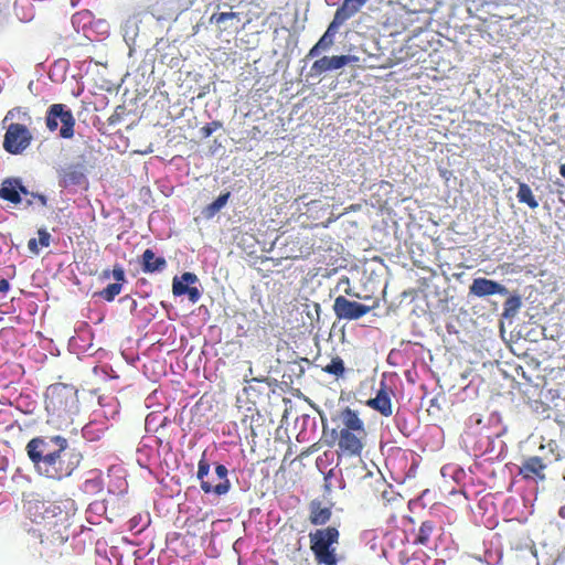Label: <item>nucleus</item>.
I'll return each mask as SVG.
<instances>
[{
	"instance_id": "obj_8",
	"label": "nucleus",
	"mask_w": 565,
	"mask_h": 565,
	"mask_svg": "<svg viewBox=\"0 0 565 565\" xmlns=\"http://www.w3.org/2000/svg\"><path fill=\"white\" fill-rule=\"evenodd\" d=\"M198 281L196 275L192 273H184L181 277H174L172 282V291L175 296L186 294L191 302L195 303L201 296L196 287H192Z\"/></svg>"
},
{
	"instance_id": "obj_11",
	"label": "nucleus",
	"mask_w": 565,
	"mask_h": 565,
	"mask_svg": "<svg viewBox=\"0 0 565 565\" xmlns=\"http://www.w3.org/2000/svg\"><path fill=\"white\" fill-rule=\"evenodd\" d=\"M355 61L356 58L351 55L323 56L312 64L311 71L315 74H321L327 71L340 70Z\"/></svg>"
},
{
	"instance_id": "obj_2",
	"label": "nucleus",
	"mask_w": 565,
	"mask_h": 565,
	"mask_svg": "<svg viewBox=\"0 0 565 565\" xmlns=\"http://www.w3.org/2000/svg\"><path fill=\"white\" fill-rule=\"evenodd\" d=\"M47 423L57 428L68 427L79 411L77 390L70 384L54 383L45 392Z\"/></svg>"
},
{
	"instance_id": "obj_35",
	"label": "nucleus",
	"mask_w": 565,
	"mask_h": 565,
	"mask_svg": "<svg viewBox=\"0 0 565 565\" xmlns=\"http://www.w3.org/2000/svg\"><path fill=\"white\" fill-rule=\"evenodd\" d=\"M215 473H216V476H217V478H218L220 482H221V481H224V480H227V479H226V476H227V469H226L223 465H218V466H216V468H215Z\"/></svg>"
},
{
	"instance_id": "obj_7",
	"label": "nucleus",
	"mask_w": 565,
	"mask_h": 565,
	"mask_svg": "<svg viewBox=\"0 0 565 565\" xmlns=\"http://www.w3.org/2000/svg\"><path fill=\"white\" fill-rule=\"evenodd\" d=\"M333 311L340 320H358L369 313L371 307L339 296L334 299Z\"/></svg>"
},
{
	"instance_id": "obj_23",
	"label": "nucleus",
	"mask_w": 565,
	"mask_h": 565,
	"mask_svg": "<svg viewBox=\"0 0 565 565\" xmlns=\"http://www.w3.org/2000/svg\"><path fill=\"white\" fill-rule=\"evenodd\" d=\"M331 512L320 502H312L310 505V520L313 524H324L330 519Z\"/></svg>"
},
{
	"instance_id": "obj_10",
	"label": "nucleus",
	"mask_w": 565,
	"mask_h": 565,
	"mask_svg": "<svg viewBox=\"0 0 565 565\" xmlns=\"http://www.w3.org/2000/svg\"><path fill=\"white\" fill-rule=\"evenodd\" d=\"M141 19L139 13L129 15L122 24V36L126 44L129 46V53L136 52L139 49V26Z\"/></svg>"
},
{
	"instance_id": "obj_18",
	"label": "nucleus",
	"mask_w": 565,
	"mask_h": 565,
	"mask_svg": "<svg viewBox=\"0 0 565 565\" xmlns=\"http://www.w3.org/2000/svg\"><path fill=\"white\" fill-rule=\"evenodd\" d=\"M367 0H344L343 4L334 14L335 23H343L345 20L354 15Z\"/></svg>"
},
{
	"instance_id": "obj_12",
	"label": "nucleus",
	"mask_w": 565,
	"mask_h": 565,
	"mask_svg": "<svg viewBox=\"0 0 565 565\" xmlns=\"http://www.w3.org/2000/svg\"><path fill=\"white\" fill-rule=\"evenodd\" d=\"M205 454L202 455L201 460L199 461V468H198V479L201 481V488L204 492H215L218 495L225 494L230 489V482L228 480L221 481L216 483L215 486H212L210 481L204 480V478L210 472V465L204 459Z\"/></svg>"
},
{
	"instance_id": "obj_20",
	"label": "nucleus",
	"mask_w": 565,
	"mask_h": 565,
	"mask_svg": "<svg viewBox=\"0 0 565 565\" xmlns=\"http://www.w3.org/2000/svg\"><path fill=\"white\" fill-rule=\"evenodd\" d=\"M76 510L77 508L75 501L71 498H66L64 500L53 502L46 509V512H52L54 516L63 515L64 519H67L70 515L75 514Z\"/></svg>"
},
{
	"instance_id": "obj_5",
	"label": "nucleus",
	"mask_w": 565,
	"mask_h": 565,
	"mask_svg": "<svg viewBox=\"0 0 565 565\" xmlns=\"http://www.w3.org/2000/svg\"><path fill=\"white\" fill-rule=\"evenodd\" d=\"M339 532L335 527L318 530L310 534L311 548L319 563L324 565H337L335 548L333 544L338 542Z\"/></svg>"
},
{
	"instance_id": "obj_28",
	"label": "nucleus",
	"mask_w": 565,
	"mask_h": 565,
	"mask_svg": "<svg viewBox=\"0 0 565 565\" xmlns=\"http://www.w3.org/2000/svg\"><path fill=\"white\" fill-rule=\"evenodd\" d=\"M327 373L341 375L344 372V364L340 358H334L331 362L323 369Z\"/></svg>"
},
{
	"instance_id": "obj_47",
	"label": "nucleus",
	"mask_w": 565,
	"mask_h": 565,
	"mask_svg": "<svg viewBox=\"0 0 565 565\" xmlns=\"http://www.w3.org/2000/svg\"><path fill=\"white\" fill-rule=\"evenodd\" d=\"M132 305L135 308L137 307V302L135 300H132Z\"/></svg>"
},
{
	"instance_id": "obj_13",
	"label": "nucleus",
	"mask_w": 565,
	"mask_h": 565,
	"mask_svg": "<svg viewBox=\"0 0 565 565\" xmlns=\"http://www.w3.org/2000/svg\"><path fill=\"white\" fill-rule=\"evenodd\" d=\"M342 427L340 429H348L349 431H358V434L366 433L363 420L359 417L358 413L350 407H345L339 415Z\"/></svg>"
},
{
	"instance_id": "obj_34",
	"label": "nucleus",
	"mask_w": 565,
	"mask_h": 565,
	"mask_svg": "<svg viewBox=\"0 0 565 565\" xmlns=\"http://www.w3.org/2000/svg\"><path fill=\"white\" fill-rule=\"evenodd\" d=\"M10 290V282L7 278L0 277V297L6 296Z\"/></svg>"
},
{
	"instance_id": "obj_37",
	"label": "nucleus",
	"mask_w": 565,
	"mask_h": 565,
	"mask_svg": "<svg viewBox=\"0 0 565 565\" xmlns=\"http://www.w3.org/2000/svg\"><path fill=\"white\" fill-rule=\"evenodd\" d=\"M154 419H156V416L153 414L147 415L146 420H145V428L147 430L152 429V424H154Z\"/></svg>"
},
{
	"instance_id": "obj_22",
	"label": "nucleus",
	"mask_w": 565,
	"mask_h": 565,
	"mask_svg": "<svg viewBox=\"0 0 565 565\" xmlns=\"http://www.w3.org/2000/svg\"><path fill=\"white\" fill-rule=\"evenodd\" d=\"M166 266L167 262L163 257H156L150 249L143 250V273L161 271Z\"/></svg>"
},
{
	"instance_id": "obj_38",
	"label": "nucleus",
	"mask_w": 565,
	"mask_h": 565,
	"mask_svg": "<svg viewBox=\"0 0 565 565\" xmlns=\"http://www.w3.org/2000/svg\"><path fill=\"white\" fill-rule=\"evenodd\" d=\"M88 15H89L88 12H78L75 15H73V22L75 23L77 19L83 18V17H88Z\"/></svg>"
},
{
	"instance_id": "obj_4",
	"label": "nucleus",
	"mask_w": 565,
	"mask_h": 565,
	"mask_svg": "<svg viewBox=\"0 0 565 565\" xmlns=\"http://www.w3.org/2000/svg\"><path fill=\"white\" fill-rule=\"evenodd\" d=\"M46 130L55 138L71 139L75 131V117L71 108L62 103L52 104L44 115Z\"/></svg>"
},
{
	"instance_id": "obj_36",
	"label": "nucleus",
	"mask_w": 565,
	"mask_h": 565,
	"mask_svg": "<svg viewBox=\"0 0 565 565\" xmlns=\"http://www.w3.org/2000/svg\"><path fill=\"white\" fill-rule=\"evenodd\" d=\"M28 247H29L30 252H32L35 255H38L40 252L39 242L35 238H31L28 242Z\"/></svg>"
},
{
	"instance_id": "obj_32",
	"label": "nucleus",
	"mask_w": 565,
	"mask_h": 565,
	"mask_svg": "<svg viewBox=\"0 0 565 565\" xmlns=\"http://www.w3.org/2000/svg\"><path fill=\"white\" fill-rule=\"evenodd\" d=\"M38 235H39V244L42 247H49L50 243H51V234L46 230L41 228L38 231Z\"/></svg>"
},
{
	"instance_id": "obj_31",
	"label": "nucleus",
	"mask_w": 565,
	"mask_h": 565,
	"mask_svg": "<svg viewBox=\"0 0 565 565\" xmlns=\"http://www.w3.org/2000/svg\"><path fill=\"white\" fill-rule=\"evenodd\" d=\"M29 143H3L4 149L12 154H20Z\"/></svg>"
},
{
	"instance_id": "obj_9",
	"label": "nucleus",
	"mask_w": 565,
	"mask_h": 565,
	"mask_svg": "<svg viewBox=\"0 0 565 565\" xmlns=\"http://www.w3.org/2000/svg\"><path fill=\"white\" fill-rule=\"evenodd\" d=\"M469 292L479 298L497 294L504 296L509 294L508 289L503 285L487 278L473 279L472 284L469 287Z\"/></svg>"
},
{
	"instance_id": "obj_6",
	"label": "nucleus",
	"mask_w": 565,
	"mask_h": 565,
	"mask_svg": "<svg viewBox=\"0 0 565 565\" xmlns=\"http://www.w3.org/2000/svg\"><path fill=\"white\" fill-rule=\"evenodd\" d=\"M332 435L338 439L339 449L349 457H359L364 448L366 433L349 431L348 429H333Z\"/></svg>"
},
{
	"instance_id": "obj_40",
	"label": "nucleus",
	"mask_w": 565,
	"mask_h": 565,
	"mask_svg": "<svg viewBox=\"0 0 565 565\" xmlns=\"http://www.w3.org/2000/svg\"><path fill=\"white\" fill-rule=\"evenodd\" d=\"M339 285H347V286H350V280L349 278L344 277L340 280Z\"/></svg>"
},
{
	"instance_id": "obj_15",
	"label": "nucleus",
	"mask_w": 565,
	"mask_h": 565,
	"mask_svg": "<svg viewBox=\"0 0 565 565\" xmlns=\"http://www.w3.org/2000/svg\"><path fill=\"white\" fill-rule=\"evenodd\" d=\"M116 282L109 284L106 288L97 292L96 295L106 301H113L116 296H118L121 291L120 281L125 278L124 269L119 266H116L111 271Z\"/></svg>"
},
{
	"instance_id": "obj_3",
	"label": "nucleus",
	"mask_w": 565,
	"mask_h": 565,
	"mask_svg": "<svg viewBox=\"0 0 565 565\" xmlns=\"http://www.w3.org/2000/svg\"><path fill=\"white\" fill-rule=\"evenodd\" d=\"M6 129L3 141H32L33 118L28 107L15 106L9 109L2 120Z\"/></svg>"
},
{
	"instance_id": "obj_41",
	"label": "nucleus",
	"mask_w": 565,
	"mask_h": 565,
	"mask_svg": "<svg viewBox=\"0 0 565 565\" xmlns=\"http://www.w3.org/2000/svg\"><path fill=\"white\" fill-rule=\"evenodd\" d=\"M109 276H110V270L109 269H106V270L103 271V278L108 279Z\"/></svg>"
},
{
	"instance_id": "obj_26",
	"label": "nucleus",
	"mask_w": 565,
	"mask_h": 565,
	"mask_svg": "<svg viewBox=\"0 0 565 565\" xmlns=\"http://www.w3.org/2000/svg\"><path fill=\"white\" fill-rule=\"evenodd\" d=\"M516 196L520 202L526 203L531 209H535L539 206V203L534 199L531 188L525 183H521L519 185Z\"/></svg>"
},
{
	"instance_id": "obj_24",
	"label": "nucleus",
	"mask_w": 565,
	"mask_h": 565,
	"mask_svg": "<svg viewBox=\"0 0 565 565\" xmlns=\"http://www.w3.org/2000/svg\"><path fill=\"white\" fill-rule=\"evenodd\" d=\"M201 137L213 138L214 141H217L226 137V131L220 121H213L201 128Z\"/></svg>"
},
{
	"instance_id": "obj_45",
	"label": "nucleus",
	"mask_w": 565,
	"mask_h": 565,
	"mask_svg": "<svg viewBox=\"0 0 565 565\" xmlns=\"http://www.w3.org/2000/svg\"><path fill=\"white\" fill-rule=\"evenodd\" d=\"M33 199H34V198H30V199H28V200H26V205H32V204H33Z\"/></svg>"
},
{
	"instance_id": "obj_27",
	"label": "nucleus",
	"mask_w": 565,
	"mask_h": 565,
	"mask_svg": "<svg viewBox=\"0 0 565 565\" xmlns=\"http://www.w3.org/2000/svg\"><path fill=\"white\" fill-rule=\"evenodd\" d=\"M521 306H522V300H521L520 296L509 297L507 299V301L504 302L503 317L507 319L514 318L518 315Z\"/></svg>"
},
{
	"instance_id": "obj_29",
	"label": "nucleus",
	"mask_w": 565,
	"mask_h": 565,
	"mask_svg": "<svg viewBox=\"0 0 565 565\" xmlns=\"http://www.w3.org/2000/svg\"><path fill=\"white\" fill-rule=\"evenodd\" d=\"M19 191V196H21V194H24V195H30L31 198H34L41 206H46L47 204V199L45 195L43 194H40V193H34V192H30L23 184H22V181L20 180V189H18Z\"/></svg>"
},
{
	"instance_id": "obj_43",
	"label": "nucleus",
	"mask_w": 565,
	"mask_h": 565,
	"mask_svg": "<svg viewBox=\"0 0 565 565\" xmlns=\"http://www.w3.org/2000/svg\"><path fill=\"white\" fill-rule=\"evenodd\" d=\"M138 552H139V551H135V552H134V556H135L134 563H135V565H138V563H137V559H138Z\"/></svg>"
},
{
	"instance_id": "obj_19",
	"label": "nucleus",
	"mask_w": 565,
	"mask_h": 565,
	"mask_svg": "<svg viewBox=\"0 0 565 565\" xmlns=\"http://www.w3.org/2000/svg\"><path fill=\"white\" fill-rule=\"evenodd\" d=\"M340 24L341 23H335V19H333V21L330 23L328 30L326 31V33L316 43V45L309 51L307 57H315V56L319 55L320 52L328 51L333 44L332 32H334L337 26Z\"/></svg>"
},
{
	"instance_id": "obj_25",
	"label": "nucleus",
	"mask_w": 565,
	"mask_h": 565,
	"mask_svg": "<svg viewBox=\"0 0 565 565\" xmlns=\"http://www.w3.org/2000/svg\"><path fill=\"white\" fill-rule=\"evenodd\" d=\"M230 195V192L223 193L215 201L209 204L202 212L204 217L212 218L217 212H220L226 205Z\"/></svg>"
},
{
	"instance_id": "obj_16",
	"label": "nucleus",
	"mask_w": 565,
	"mask_h": 565,
	"mask_svg": "<svg viewBox=\"0 0 565 565\" xmlns=\"http://www.w3.org/2000/svg\"><path fill=\"white\" fill-rule=\"evenodd\" d=\"M85 181V174L81 167L70 166L60 173V185L67 188L71 185H79Z\"/></svg>"
},
{
	"instance_id": "obj_33",
	"label": "nucleus",
	"mask_w": 565,
	"mask_h": 565,
	"mask_svg": "<svg viewBox=\"0 0 565 565\" xmlns=\"http://www.w3.org/2000/svg\"><path fill=\"white\" fill-rule=\"evenodd\" d=\"M431 530H433V526H431V525H429V524L424 523V524L422 525V527H420V530H419V534H418V541H419L422 544H424V543L427 541V539H428V536H429V534H430Z\"/></svg>"
},
{
	"instance_id": "obj_30",
	"label": "nucleus",
	"mask_w": 565,
	"mask_h": 565,
	"mask_svg": "<svg viewBox=\"0 0 565 565\" xmlns=\"http://www.w3.org/2000/svg\"><path fill=\"white\" fill-rule=\"evenodd\" d=\"M236 18H237V14L234 12H222L220 14H213L211 17V21L212 22L215 21L216 24L222 25V24H226V22L228 20H233Z\"/></svg>"
},
{
	"instance_id": "obj_14",
	"label": "nucleus",
	"mask_w": 565,
	"mask_h": 565,
	"mask_svg": "<svg viewBox=\"0 0 565 565\" xmlns=\"http://www.w3.org/2000/svg\"><path fill=\"white\" fill-rule=\"evenodd\" d=\"M18 189H20L19 178H8L3 180L0 186V199L12 204L21 203L22 199L19 196Z\"/></svg>"
},
{
	"instance_id": "obj_17",
	"label": "nucleus",
	"mask_w": 565,
	"mask_h": 565,
	"mask_svg": "<svg viewBox=\"0 0 565 565\" xmlns=\"http://www.w3.org/2000/svg\"><path fill=\"white\" fill-rule=\"evenodd\" d=\"M545 468H546V466L543 462V460L540 457L534 456V457L527 458L523 462V465L521 467V473L525 478L537 477L540 480H544L545 479V475H544Z\"/></svg>"
},
{
	"instance_id": "obj_39",
	"label": "nucleus",
	"mask_w": 565,
	"mask_h": 565,
	"mask_svg": "<svg viewBox=\"0 0 565 565\" xmlns=\"http://www.w3.org/2000/svg\"><path fill=\"white\" fill-rule=\"evenodd\" d=\"M344 292L349 296L359 297L356 294L352 291V289L349 286L347 289H344Z\"/></svg>"
},
{
	"instance_id": "obj_42",
	"label": "nucleus",
	"mask_w": 565,
	"mask_h": 565,
	"mask_svg": "<svg viewBox=\"0 0 565 565\" xmlns=\"http://www.w3.org/2000/svg\"><path fill=\"white\" fill-rule=\"evenodd\" d=\"M561 175L565 179V164H562L559 168Z\"/></svg>"
},
{
	"instance_id": "obj_46",
	"label": "nucleus",
	"mask_w": 565,
	"mask_h": 565,
	"mask_svg": "<svg viewBox=\"0 0 565 565\" xmlns=\"http://www.w3.org/2000/svg\"><path fill=\"white\" fill-rule=\"evenodd\" d=\"M109 120H110V124H115L114 116H111V117L109 118Z\"/></svg>"
},
{
	"instance_id": "obj_1",
	"label": "nucleus",
	"mask_w": 565,
	"mask_h": 565,
	"mask_svg": "<svg viewBox=\"0 0 565 565\" xmlns=\"http://www.w3.org/2000/svg\"><path fill=\"white\" fill-rule=\"evenodd\" d=\"M36 472L47 479L61 481L72 476L82 461L81 452L70 448L62 436H40L25 446Z\"/></svg>"
},
{
	"instance_id": "obj_44",
	"label": "nucleus",
	"mask_w": 565,
	"mask_h": 565,
	"mask_svg": "<svg viewBox=\"0 0 565 565\" xmlns=\"http://www.w3.org/2000/svg\"><path fill=\"white\" fill-rule=\"evenodd\" d=\"M33 199H34V198H30V199H28V200H26V205H32V204H33Z\"/></svg>"
},
{
	"instance_id": "obj_21",
	"label": "nucleus",
	"mask_w": 565,
	"mask_h": 565,
	"mask_svg": "<svg viewBox=\"0 0 565 565\" xmlns=\"http://www.w3.org/2000/svg\"><path fill=\"white\" fill-rule=\"evenodd\" d=\"M367 405L384 416L392 415V403L386 392L383 390L379 391L374 398L367 401Z\"/></svg>"
}]
</instances>
